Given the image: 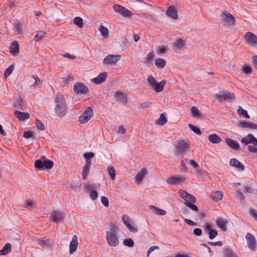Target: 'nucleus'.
Wrapping results in <instances>:
<instances>
[{
  "mask_svg": "<svg viewBox=\"0 0 257 257\" xmlns=\"http://www.w3.org/2000/svg\"><path fill=\"white\" fill-rule=\"evenodd\" d=\"M165 84L166 82L164 80L159 83L156 82L155 85L153 86L152 89L155 90L156 92H161L163 90Z\"/></svg>",
  "mask_w": 257,
  "mask_h": 257,
  "instance_id": "obj_26",
  "label": "nucleus"
},
{
  "mask_svg": "<svg viewBox=\"0 0 257 257\" xmlns=\"http://www.w3.org/2000/svg\"><path fill=\"white\" fill-rule=\"evenodd\" d=\"M215 223L216 224V225L220 228L222 231H225L227 230V220L224 219L223 218L221 217H218Z\"/></svg>",
  "mask_w": 257,
  "mask_h": 257,
  "instance_id": "obj_19",
  "label": "nucleus"
},
{
  "mask_svg": "<svg viewBox=\"0 0 257 257\" xmlns=\"http://www.w3.org/2000/svg\"><path fill=\"white\" fill-rule=\"evenodd\" d=\"M24 206L28 209H32L35 206V205L33 201H26L24 203Z\"/></svg>",
  "mask_w": 257,
  "mask_h": 257,
  "instance_id": "obj_53",
  "label": "nucleus"
},
{
  "mask_svg": "<svg viewBox=\"0 0 257 257\" xmlns=\"http://www.w3.org/2000/svg\"><path fill=\"white\" fill-rule=\"evenodd\" d=\"M237 125L241 128H249L251 130H257V124L251 122L241 120L238 122Z\"/></svg>",
  "mask_w": 257,
  "mask_h": 257,
  "instance_id": "obj_15",
  "label": "nucleus"
},
{
  "mask_svg": "<svg viewBox=\"0 0 257 257\" xmlns=\"http://www.w3.org/2000/svg\"><path fill=\"white\" fill-rule=\"evenodd\" d=\"M63 212H60L57 210H54L50 215V217L53 221L58 223L63 221L64 215Z\"/></svg>",
  "mask_w": 257,
  "mask_h": 257,
  "instance_id": "obj_13",
  "label": "nucleus"
},
{
  "mask_svg": "<svg viewBox=\"0 0 257 257\" xmlns=\"http://www.w3.org/2000/svg\"><path fill=\"white\" fill-rule=\"evenodd\" d=\"M108 174L110 176L111 180H114L116 176V172L115 169L112 167H108L107 168Z\"/></svg>",
  "mask_w": 257,
  "mask_h": 257,
  "instance_id": "obj_45",
  "label": "nucleus"
},
{
  "mask_svg": "<svg viewBox=\"0 0 257 257\" xmlns=\"http://www.w3.org/2000/svg\"><path fill=\"white\" fill-rule=\"evenodd\" d=\"M252 135L250 134H248L246 137L241 139V142L246 145L251 143L252 139L250 137L252 136Z\"/></svg>",
  "mask_w": 257,
  "mask_h": 257,
  "instance_id": "obj_41",
  "label": "nucleus"
},
{
  "mask_svg": "<svg viewBox=\"0 0 257 257\" xmlns=\"http://www.w3.org/2000/svg\"><path fill=\"white\" fill-rule=\"evenodd\" d=\"M207 233L208 234L209 237L210 239H214L218 234L217 231L214 229L210 230V231L208 232Z\"/></svg>",
  "mask_w": 257,
  "mask_h": 257,
  "instance_id": "obj_52",
  "label": "nucleus"
},
{
  "mask_svg": "<svg viewBox=\"0 0 257 257\" xmlns=\"http://www.w3.org/2000/svg\"><path fill=\"white\" fill-rule=\"evenodd\" d=\"M14 114L20 121H24L30 117V114L28 113L23 112L19 110L15 111Z\"/></svg>",
  "mask_w": 257,
  "mask_h": 257,
  "instance_id": "obj_22",
  "label": "nucleus"
},
{
  "mask_svg": "<svg viewBox=\"0 0 257 257\" xmlns=\"http://www.w3.org/2000/svg\"><path fill=\"white\" fill-rule=\"evenodd\" d=\"M24 102L21 98H18L14 103V107L18 109L23 110Z\"/></svg>",
  "mask_w": 257,
  "mask_h": 257,
  "instance_id": "obj_39",
  "label": "nucleus"
},
{
  "mask_svg": "<svg viewBox=\"0 0 257 257\" xmlns=\"http://www.w3.org/2000/svg\"><path fill=\"white\" fill-rule=\"evenodd\" d=\"M191 115L193 117H199L200 112L198 110V108L195 106H192L191 108Z\"/></svg>",
  "mask_w": 257,
  "mask_h": 257,
  "instance_id": "obj_42",
  "label": "nucleus"
},
{
  "mask_svg": "<svg viewBox=\"0 0 257 257\" xmlns=\"http://www.w3.org/2000/svg\"><path fill=\"white\" fill-rule=\"evenodd\" d=\"M154 57V53L153 52H151L148 53V55L145 58V63L147 64H150L152 60H153Z\"/></svg>",
  "mask_w": 257,
  "mask_h": 257,
  "instance_id": "obj_49",
  "label": "nucleus"
},
{
  "mask_svg": "<svg viewBox=\"0 0 257 257\" xmlns=\"http://www.w3.org/2000/svg\"><path fill=\"white\" fill-rule=\"evenodd\" d=\"M11 251V244L9 243H6L3 249L0 250V255H6Z\"/></svg>",
  "mask_w": 257,
  "mask_h": 257,
  "instance_id": "obj_34",
  "label": "nucleus"
},
{
  "mask_svg": "<svg viewBox=\"0 0 257 257\" xmlns=\"http://www.w3.org/2000/svg\"><path fill=\"white\" fill-rule=\"evenodd\" d=\"M159 248V247L157 245L152 246L150 247L149 249V250L147 251V255L148 257L150 255V254L155 249H158Z\"/></svg>",
  "mask_w": 257,
  "mask_h": 257,
  "instance_id": "obj_63",
  "label": "nucleus"
},
{
  "mask_svg": "<svg viewBox=\"0 0 257 257\" xmlns=\"http://www.w3.org/2000/svg\"><path fill=\"white\" fill-rule=\"evenodd\" d=\"M155 64L157 68H163L166 64V61L163 59L157 58L155 60Z\"/></svg>",
  "mask_w": 257,
  "mask_h": 257,
  "instance_id": "obj_35",
  "label": "nucleus"
},
{
  "mask_svg": "<svg viewBox=\"0 0 257 257\" xmlns=\"http://www.w3.org/2000/svg\"><path fill=\"white\" fill-rule=\"evenodd\" d=\"M73 23L79 28H82L83 26V19L79 17H76L73 20Z\"/></svg>",
  "mask_w": 257,
  "mask_h": 257,
  "instance_id": "obj_38",
  "label": "nucleus"
},
{
  "mask_svg": "<svg viewBox=\"0 0 257 257\" xmlns=\"http://www.w3.org/2000/svg\"><path fill=\"white\" fill-rule=\"evenodd\" d=\"M148 82L151 85L152 88L153 86L155 85L156 83L157 82L155 79L152 76H149L147 79Z\"/></svg>",
  "mask_w": 257,
  "mask_h": 257,
  "instance_id": "obj_57",
  "label": "nucleus"
},
{
  "mask_svg": "<svg viewBox=\"0 0 257 257\" xmlns=\"http://www.w3.org/2000/svg\"><path fill=\"white\" fill-rule=\"evenodd\" d=\"M107 75V72L100 73L96 77L92 79V82L96 84H100L105 81Z\"/></svg>",
  "mask_w": 257,
  "mask_h": 257,
  "instance_id": "obj_20",
  "label": "nucleus"
},
{
  "mask_svg": "<svg viewBox=\"0 0 257 257\" xmlns=\"http://www.w3.org/2000/svg\"><path fill=\"white\" fill-rule=\"evenodd\" d=\"M146 174L147 170L145 168H142L141 171L137 174L135 177L136 180L137 182L141 181Z\"/></svg>",
  "mask_w": 257,
  "mask_h": 257,
  "instance_id": "obj_31",
  "label": "nucleus"
},
{
  "mask_svg": "<svg viewBox=\"0 0 257 257\" xmlns=\"http://www.w3.org/2000/svg\"><path fill=\"white\" fill-rule=\"evenodd\" d=\"M179 193L181 198L185 201L184 204L186 206L193 211H198L197 206L193 204V203L196 202V198L193 195L182 190H179Z\"/></svg>",
  "mask_w": 257,
  "mask_h": 257,
  "instance_id": "obj_4",
  "label": "nucleus"
},
{
  "mask_svg": "<svg viewBox=\"0 0 257 257\" xmlns=\"http://www.w3.org/2000/svg\"><path fill=\"white\" fill-rule=\"evenodd\" d=\"M247 149L250 152L255 153L257 152V147H255V146L249 145L247 147Z\"/></svg>",
  "mask_w": 257,
  "mask_h": 257,
  "instance_id": "obj_64",
  "label": "nucleus"
},
{
  "mask_svg": "<svg viewBox=\"0 0 257 257\" xmlns=\"http://www.w3.org/2000/svg\"><path fill=\"white\" fill-rule=\"evenodd\" d=\"M38 242L39 245L44 248H48L52 245L53 241L50 239H47L46 240L39 239Z\"/></svg>",
  "mask_w": 257,
  "mask_h": 257,
  "instance_id": "obj_25",
  "label": "nucleus"
},
{
  "mask_svg": "<svg viewBox=\"0 0 257 257\" xmlns=\"http://www.w3.org/2000/svg\"><path fill=\"white\" fill-rule=\"evenodd\" d=\"M10 52L12 54H15L19 52V44L16 41L11 43L10 46Z\"/></svg>",
  "mask_w": 257,
  "mask_h": 257,
  "instance_id": "obj_28",
  "label": "nucleus"
},
{
  "mask_svg": "<svg viewBox=\"0 0 257 257\" xmlns=\"http://www.w3.org/2000/svg\"><path fill=\"white\" fill-rule=\"evenodd\" d=\"M229 165L231 166L238 168V170L242 171L244 170L245 167L244 165L235 158H232L230 160Z\"/></svg>",
  "mask_w": 257,
  "mask_h": 257,
  "instance_id": "obj_18",
  "label": "nucleus"
},
{
  "mask_svg": "<svg viewBox=\"0 0 257 257\" xmlns=\"http://www.w3.org/2000/svg\"><path fill=\"white\" fill-rule=\"evenodd\" d=\"M125 246L132 247L134 245V242L131 238L125 239L123 242Z\"/></svg>",
  "mask_w": 257,
  "mask_h": 257,
  "instance_id": "obj_50",
  "label": "nucleus"
},
{
  "mask_svg": "<svg viewBox=\"0 0 257 257\" xmlns=\"http://www.w3.org/2000/svg\"><path fill=\"white\" fill-rule=\"evenodd\" d=\"M117 227L113 224L110 226V230L106 232V239L108 245L111 247H116L119 244V239L117 236Z\"/></svg>",
  "mask_w": 257,
  "mask_h": 257,
  "instance_id": "obj_2",
  "label": "nucleus"
},
{
  "mask_svg": "<svg viewBox=\"0 0 257 257\" xmlns=\"http://www.w3.org/2000/svg\"><path fill=\"white\" fill-rule=\"evenodd\" d=\"M98 197V193L96 190H92L90 192V197L92 200H95Z\"/></svg>",
  "mask_w": 257,
  "mask_h": 257,
  "instance_id": "obj_56",
  "label": "nucleus"
},
{
  "mask_svg": "<svg viewBox=\"0 0 257 257\" xmlns=\"http://www.w3.org/2000/svg\"><path fill=\"white\" fill-rule=\"evenodd\" d=\"M33 136V132L31 131H25L23 134V137L25 139H29Z\"/></svg>",
  "mask_w": 257,
  "mask_h": 257,
  "instance_id": "obj_60",
  "label": "nucleus"
},
{
  "mask_svg": "<svg viewBox=\"0 0 257 257\" xmlns=\"http://www.w3.org/2000/svg\"><path fill=\"white\" fill-rule=\"evenodd\" d=\"M210 197L215 202H218L222 199L223 194L221 191H218L212 192L210 194Z\"/></svg>",
  "mask_w": 257,
  "mask_h": 257,
  "instance_id": "obj_24",
  "label": "nucleus"
},
{
  "mask_svg": "<svg viewBox=\"0 0 257 257\" xmlns=\"http://www.w3.org/2000/svg\"><path fill=\"white\" fill-rule=\"evenodd\" d=\"M45 36V33L43 31H40L35 35L34 40L35 41L38 42L42 39Z\"/></svg>",
  "mask_w": 257,
  "mask_h": 257,
  "instance_id": "obj_46",
  "label": "nucleus"
},
{
  "mask_svg": "<svg viewBox=\"0 0 257 257\" xmlns=\"http://www.w3.org/2000/svg\"><path fill=\"white\" fill-rule=\"evenodd\" d=\"M166 14L167 16L174 20H176L178 18L177 10L174 5H172L168 7Z\"/></svg>",
  "mask_w": 257,
  "mask_h": 257,
  "instance_id": "obj_16",
  "label": "nucleus"
},
{
  "mask_svg": "<svg viewBox=\"0 0 257 257\" xmlns=\"http://www.w3.org/2000/svg\"><path fill=\"white\" fill-rule=\"evenodd\" d=\"M83 157L85 160L91 159L94 157V154L92 152L85 153L83 154Z\"/></svg>",
  "mask_w": 257,
  "mask_h": 257,
  "instance_id": "obj_58",
  "label": "nucleus"
},
{
  "mask_svg": "<svg viewBox=\"0 0 257 257\" xmlns=\"http://www.w3.org/2000/svg\"><path fill=\"white\" fill-rule=\"evenodd\" d=\"M208 140L212 144H218L221 141V139L215 134L209 135Z\"/></svg>",
  "mask_w": 257,
  "mask_h": 257,
  "instance_id": "obj_27",
  "label": "nucleus"
},
{
  "mask_svg": "<svg viewBox=\"0 0 257 257\" xmlns=\"http://www.w3.org/2000/svg\"><path fill=\"white\" fill-rule=\"evenodd\" d=\"M101 202L102 204L105 206L108 207L109 205V201L107 197L105 196H102L101 197Z\"/></svg>",
  "mask_w": 257,
  "mask_h": 257,
  "instance_id": "obj_59",
  "label": "nucleus"
},
{
  "mask_svg": "<svg viewBox=\"0 0 257 257\" xmlns=\"http://www.w3.org/2000/svg\"><path fill=\"white\" fill-rule=\"evenodd\" d=\"M74 91L77 94H85L88 92V89L86 86L82 83H76L74 86Z\"/></svg>",
  "mask_w": 257,
  "mask_h": 257,
  "instance_id": "obj_12",
  "label": "nucleus"
},
{
  "mask_svg": "<svg viewBox=\"0 0 257 257\" xmlns=\"http://www.w3.org/2000/svg\"><path fill=\"white\" fill-rule=\"evenodd\" d=\"M120 56L119 55H108L103 59L104 64L114 65L120 59Z\"/></svg>",
  "mask_w": 257,
  "mask_h": 257,
  "instance_id": "obj_9",
  "label": "nucleus"
},
{
  "mask_svg": "<svg viewBox=\"0 0 257 257\" xmlns=\"http://www.w3.org/2000/svg\"><path fill=\"white\" fill-rule=\"evenodd\" d=\"M14 29L19 34L21 33L23 31L22 27L20 23H15L14 25Z\"/></svg>",
  "mask_w": 257,
  "mask_h": 257,
  "instance_id": "obj_51",
  "label": "nucleus"
},
{
  "mask_svg": "<svg viewBox=\"0 0 257 257\" xmlns=\"http://www.w3.org/2000/svg\"><path fill=\"white\" fill-rule=\"evenodd\" d=\"M243 72L246 74H249L251 72V68L248 65H245L243 67Z\"/></svg>",
  "mask_w": 257,
  "mask_h": 257,
  "instance_id": "obj_61",
  "label": "nucleus"
},
{
  "mask_svg": "<svg viewBox=\"0 0 257 257\" xmlns=\"http://www.w3.org/2000/svg\"><path fill=\"white\" fill-rule=\"evenodd\" d=\"M167 121V114L165 113H163L160 114V117L156 120V123L160 125H163Z\"/></svg>",
  "mask_w": 257,
  "mask_h": 257,
  "instance_id": "obj_30",
  "label": "nucleus"
},
{
  "mask_svg": "<svg viewBox=\"0 0 257 257\" xmlns=\"http://www.w3.org/2000/svg\"><path fill=\"white\" fill-rule=\"evenodd\" d=\"M14 67H15V65L13 64H12L11 65H10L6 70V71H5L4 72V77L7 78L9 76H10L13 72L14 69Z\"/></svg>",
  "mask_w": 257,
  "mask_h": 257,
  "instance_id": "obj_43",
  "label": "nucleus"
},
{
  "mask_svg": "<svg viewBox=\"0 0 257 257\" xmlns=\"http://www.w3.org/2000/svg\"><path fill=\"white\" fill-rule=\"evenodd\" d=\"M247 246L249 248L254 251L256 248V240L254 236L250 233H247L245 235Z\"/></svg>",
  "mask_w": 257,
  "mask_h": 257,
  "instance_id": "obj_10",
  "label": "nucleus"
},
{
  "mask_svg": "<svg viewBox=\"0 0 257 257\" xmlns=\"http://www.w3.org/2000/svg\"><path fill=\"white\" fill-rule=\"evenodd\" d=\"M169 184L175 185L177 184H183L185 182V180L179 176H171L168 178L166 181Z\"/></svg>",
  "mask_w": 257,
  "mask_h": 257,
  "instance_id": "obj_14",
  "label": "nucleus"
},
{
  "mask_svg": "<svg viewBox=\"0 0 257 257\" xmlns=\"http://www.w3.org/2000/svg\"><path fill=\"white\" fill-rule=\"evenodd\" d=\"M53 166V162L47 159L45 156L42 157L41 159L37 160L35 162V167L40 170L43 169H51Z\"/></svg>",
  "mask_w": 257,
  "mask_h": 257,
  "instance_id": "obj_5",
  "label": "nucleus"
},
{
  "mask_svg": "<svg viewBox=\"0 0 257 257\" xmlns=\"http://www.w3.org/2000/svg\"><path fill=\"white\" fill-rule=\"evenodd\" d=\"M123 223L126 225L130 231L133 232H136L137 229L131 225L129 223V217L126 215H123L122 217Z\"/></svg>",
  "mask_w": 257,
  "mask_h": 257,
  "instance_id": "obj_23",
  "label": "nucleus"
},
{
  "mask_svg": "<svg viewBox=\"0 0 257 257\" xmlns=\"http://www.w3.org/2000/svg\"><path fill=\"white\" fill-rule=\"evenodd\" d=\"M93 111L91 107H88L79 117L80 123H86L92 116Z\"/></svg>",
  "mask_w": 257,
  "mask_h": 257,
  "instance_id": "obj_6",
  "label": "nucleus"
},
{
  "mask_svg": "<svg viewBox=\"0 0 257 257\" xmlns=\"http://www.w3.org/2000/svg\"><path fill=\"white\" fill-rule=\"evenodd\" d=\"M36 127L38 129L41 131H44L45 130V126L44 124L39 120L36 119Z\"/></svg>",
  "mask_w": 257,
  "mask_h": 257,
  "instance_id": "obj_54",
  "label": "nucleus"
},
{
  "mask_svg": "<svg viewBox=\"0 0 257 257\" xmlns=\"http://www.w3.org/2000/svg\"><path fill=\"white\" fill-rule=\"evenodd\" d=\"M226 93L227 91H223L219 93L216 94L215 98L219 101H223L226 100Z\"/></svg>",
  "mask_w": 257,
  "mask_h": 257,
  "instance_id": "obj_36",
  "label": "nucleus"
},
{
  "mask_svg": "<svg viewBox=\"0 0 257 257\" xmlns=\"http://www.w3.org/2000/svg\"><path fill=\"white\" fill-rule=\"evenodd\" d=\"M226 97V100H228L230 102H232L233 100L235 98V96L233 93L227 91Z\"/></svg>",
  "mask_w": 257,
  "mask_h": 257,
  "instance_id": "obj_55",
  "label": "nucleus"
},
{
  "mask_svg": "<svg viewBox=\"0 0 257 257\" xmlns=\"http://www.w3.org/2000/svg\"><path fill=\"white\" fill-rule=\"evenodd\" d=\"M54 102L55 104L54 111L56 115L60 117L65 116L68 112L67 103L61 93L58 92L56 94Z\"/></svg>",
  "mask_w": 257,
  "mask_h": 257,
  "instance_id": "obj_1",
  "label": "nucleus"
},
{
  "mask_svg": "<svg viewBox=\"0 0 257 257\" xmlns=\"http://www.w3.org/2000/svg\"><path fill=\"white\" fill-rule=\"evenodd\" d=\"M223 257H238L236 253L232 251L229 247L224 248Z\"/></svg>",
  "mask_w": 257,
  "mask_h": 257,
  "instance_id": "obj_29",
  "label": "nucleus"
},
{
  "mask_svg": "<svg viewBox=\"0 0 257 257\" xmlns=\"http://www.w3.org/2000/svg\"><path fill=\"white\" fill-rule=\"evenodd\" d=\"M77 245H78V238L77 236L75 235L73 236L72 239L70 242L69 247H70V250L69 252L70 254H72L73 252H74L77 248Z\"/></svg>",
  "mask_w": 257,
  "mask_h": 257,
  "instance_id": "obj_21",
  "label": "nucleus"
},
{
  "mask_svg": "<svg viewBox=\"0 0 257 257\" xmlns=\"http://www.w3.org/2000/svg\"><path fill=\"white\" fill-rule=\"evenodd\" d=\"M189 128L195 134L198 135H201V132L200 128L196 126H194L193 124H189L188 125Z\"/></svg>",
  "mask_w": 257,
  "mask_h": 257,
  "instance_id": "obj_47",
  "label": "nucleus"
},
{
  "mask_svg": "<svg viewBox=\"0 0 257 257\" xmlns=\"http://www.w3.org/2000/svg\"><path fill=\"white\" fill-rule=\"evenodd\" d=\"M245 42L250 46H255L257 44V37L253 33L248 32L244 35Z\"/></svg>",
  "mask_w": 257,
  "mask_h": 257,
  "instance_id": "obj_8",
  "label": "nucleus"
},
{
  "mask_svg": "<svg viewBox=\"0 0 257 257\" xmlns=\"http://www.w3.org/2000/svg\"><path fill=\"white\" fill-rule=\"evenodd\" d=\"M184 41L181 39H178L174 42V46L176 51L180 50L184 46Z\"/></svg>",
  "mask_w": 257,
  "mask_h": 257,
  "instance_id": "obj_33",
  "label": "nucleus"
},
{
  "mask_svg": "<svg viewBox=\"0 0 257 257\" xmlns=\"http://www.w3.org/2000/svg\"><path fill=\"white\" fill-rule=\"evenodd\" d=\"M90 167L87 166H84L83 167L82 172V177L83 180L86 179L89 171H90Z\"/></svg>",
  "mask_w": 257,
  "mask_h": 257,
  "instance_id": "obj_40",
  "label": "nucleus"
},
{
  "mask_svg": "<svg viewBox=\"0 0 257 257\" xmlns=\"http://www.w3.org/2000/svg\"><path fill=\"white\" fill-rule=\"evenodd\" d=\"M237 112L240 115H241L246 118H250V116L248 114L247 111L241 107H239L237 110Z\"/></svg>",
  "mask_w": 257,
  "mask_h": 257,
  "instance_id": "obj_44",
  "label": "nucleus"
},
{
  "mask_svg": "<svg viewBox=\"0 0 257 257\" xmlns=\"http://www.w3.org/2000/svg\"><path fill=\"white\" fill-rule=\"evenodd\" d=\"M99 31L102 36L105 37H107L108 35V30L107 28L101 25L99 27Z\"/></svg>",
  "mask_w": 257,
  "mask_h": 257,
  "instance_id": "obj_48",
  "label": "nucleus"
},
{
  "mask_svg": "<svg viewBox=\"0 0 257 257\" xmlns=\"http://www.w3.org/2000/svg\"><path fill=\"white\" fill-rule=\"evenodd\" d=\"M113 8L116 13H118L124 18L131 17L132 15V13L130 11L120 5L116 4L114 5Z\"/></svg>",
  "mask_w": 257,
  "mask_h": 257,
  "instance_id": "obj_7",
  "label": "nucleus"
},
{
  "mask_svg": "<svg viewBox=\"0 0 257 257\" xmlns=\"http://www.w3.org/2000/svg\"><path fill=\"white\" fill-rule=\"evenodd\" d=\"M221 17L223 22L227 26H231L233 25L235 22L234 17L230 13L227 12H223L221 15Z\"/></svg>",
  "mask_w": 257,
  "mask_h": 257,
  "instance_id": "obj_11",
  "label": "nucleus"
},
{
  "mask_svg": "<svg viewBox=\"0 0 257 257\" xmlns=\"http://www.w3.org/2000/svg\"><path fill=\"white\" fill-rule=\"evenodd\" d=\"M202 231L200 228H196L193 230V234L195 236H200L202 234Z\"/></svg>",
  "mask_w": 257,
  "mask_h": 257,
  "instance_id": "obj_62",
  "label": "nucleus"
},
{
  "mask_svg": "<svg viewBox=\"0 0 257 257\" xmlns=\"http://www.w3.org/2000/svg\"><path fill=\"white\" fill-rule=\"evenodd\" d=\"M190 147L189 141L187 139H180L177 141L173 150L176 156H180L182 158Z\"/></svg>",
  "mask_w": 257,
  "mask_h": 257,
  "instance_id": "obj_3",
  "label": "nucleus"
},
{
  "mask_svg": "<svg viewBox=\"0 0 257 257\" xmlns=\"http://www.w3.org/2000/svg\"><path fill=\"white\" fill-rule=\"evenodd\" d=\"M225 143L229 148L235 151H237L239 149V145L236 141L227 138L225 139Z\"/></svg>",
  "mask_w": 257,
  "mask_h": 257,
  "instance_id": "obj_17",
  "label": "nucleus"
},
{
  "mask_svg": "<svg viewBox=\"0 0 257 257\" xmlns=\"http://www.w3.org/2000/svg\"><path fill=\"white\" fill-rule=\"evenodd\" d=\"M150 208L153 210V212L156 214L165 215L166 213V211L165 210L158 208L155 206L151 205Z\"/></svg>",
  "mask_w": 257,
  "mask_h": 257,
  "instance_id": "obj_32",
  "label": "nucleus"
},
{
  "mask_svg": "<svg viewBox=\"0 0 257 257\" xmlns=\"http://www.w3.org/2000/svg\"><path fill=\"white\" fill-rule=\"evenodd\" d=\"M169 51V48L165 46L162 45L160 46L157 48V50H156V52L158 55H162L164 54L167 53V51Z\"/></svg>",
  "mask_w": 257,
  "mask_h": 257,
  "instance_id": "obj_37",
  "label": "nucleus"
}]
</instances>
